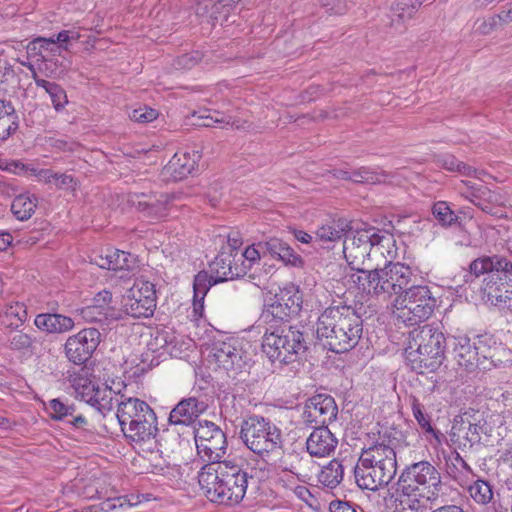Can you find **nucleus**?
Here are the masks:
<instances>
[{
    "label": "nucleus",
    "instance_id": "1",
    "mask_svg": "<svg viewBox=\"0 0 512 512\" xmlns=\"http://www.w3.org/2000/svg\"><path fill=\"white\" fill-rule=\"evenodd\" d=\"M301 305L302 295L298 287L287 284L275 294L273 303L264 314L267 327L262 349L272 362L292 363L308 350V329L288 324V318L298 314Z\"/></svg>",
    "mask_w": 512,
    "mask_h": 512
},
{
    "label": "nucleus",
    "instance_id": "2",
    "mask_svg": "<svg viewBox=\"0 0 512 512\" xmlns=\"http://www.w3.org/2000/svg\"><path fill=\"white\" fill-rule=\"evenodd\" d=\"M249 479L240 460L205 464L198 473V482L206 498L216 504L234 506L245 497Z\"/></svg>",
    "mask_w": 512,
    "mask_h": 512
},
{
    "label": "nucleus",
    "instance_id": "3",
    "mask_svg": "<svg viewBox=\"0 0 512 512\" xmlns=\"http://www.w3.org/2000/svg\"><path fill=\"white\" fill-rule=\"evenodd\" d=\"M363 333V321L346 305L327 307L318 317L316 336L322 346L335 353L353 349Z\"/></svg>",
    "mask_w": 512,
    "mask_h": 512
},
{
    "label": "nucleus",
    "instance_id": "4",
    "mask_svg": "<svg viewBox=\"0 0 512 512\" xmlns=\"http://www.w3.org/2000/svg\"><path fill=\"white\" fill-rule=\"evenodd\" d=\"M398 500L405 509L419 511L439 498L443 488L439 470L429 461L407 465L398 479Z\"/></svg>",
    "mask_w": 512,
    "mask_h": 512
},
{
    "label": "nucleus",
    "instance_id": "5",
    "mask_svg": "<svg viewBox=\"0 0 512 512\" xmlns=\"http://www.w3.org/2000/svg\"><path fill=\"white\" fill-rule=\"evenodd\" d=\"M446 339L438 325H424L409 333L407 365L418 374L435 372L445 358Z\"/></svg>",
    "mask_w": 512,
    "mask_h": 512
},
{
    "label": "nucleus",
    "instance_id": "6",
    "mask_svg": "<svg viewBox=\"0 0 512 512\" xmlns=\"http://www.w3.org/2000/svg\"><path fill=\"white\" fill-rule=\"evenodd\" d=\"M121 398L116 416L124 436L136 443L154 438L158 428L157 417L153 409L138 398H124V396Z\"/></svg>",
    "mask_w": 512,
    "mask_h": 512
},
{
    "label": "nucleus",
    "instance_id": "7",
    "mask_svg": "<svg viewBox=\"0 0 512 512\" xmlns=\"http://www.w3.org/2000/svg\"><path fill=\"white\" fill-rule=\"evenodd\" d=\"M240 438L249 450L263 459L280 450L283 445L281 429L260 415L243 420Z\"/></svg>",
    "mask_w": 512,
    "mask_h": 512
},
{
    "label": "nucleus",
    "instance_id": "8",
    "mask_svg": "<svg viewBox=\"0 0 512 512\" xmlns=\"http://www.w3.org/2000/svg\"><path fill=\"white\" fill-rule=\"evenodd\" d=\"M436 305L437 300L427 285L411 284L404 294L395 298L393 315L406 326H414L429 319Z\"/></svg>",
    "mask_w": 512,
    "mask_h": 512
},
{
    "label": "nucleus",
    "instance_id": "9",
    "mask_svg": "<svg viewBox=\"0 0 512 512\" xmlns=\"http://www.w3.org/2000/svg\"><path fill=\"white\" fill-rule=\"evenodd\" d=\"M194 438L199 457L206 464L223 462L227 451L225 433L213 422L203 420L194 428Z\"/></svg>",
    "mask_w": 512,
    "mask_h": 512
},
{
    "label": "nucleus",
    "instance_id": "10",
    "mask_svg": "<svg viewBox=\"0 0 512 512\" xmlns=\"http://www.w3.org/2000/svg\"><path fill=\"white\" fill-rule=\"evenodd\" d=\"M155 285L149 281L136 280L123 296V311L134 318H148L156 308Z\"/></svg>",
    "mask_w": 512,
    "mask_h": 512
},
{
    "label": "nucleus",
    "instance_id": "11",
    "mask_svg": "<svg viewBox=\"0 0 512 512\" xmlns=\"http://www.w3.org/2000/svg\"><path fill=\"white\" fill-rule=\"evenodd\" d=\"M78 38V33L68 30H63L49 38L37 37L26 46L27 55L47 68L48 62H54L62 51L68 50L69 42L76 41Z\"/></svg>",
    "mask_w": 512,
    "mask_h": 512
},
{
    "label": "nucleus",
    "instance_id": "12",
    "mask_svg": "<svg viewBox=\"0 0 512 512\" xmlns=\"http://www.w3.org/2000/svg\"><path fill=\"white\" fill-rule=\"evenodd\" d=\"M212 352L216 363L227 373L237 375L250 366L251 359L237 338L215 341Z\"/></svg>",
    "mask_w": 512,
    "mask_h": 512
},
{
    "label": "nucleus",
    "instance_id": "13",
    "mask_svg": "<svg viewBox=\"0 0 512 512\" xmlns=\"http://www.w3.org/2000/svg\"><path fill=\"white\" fill-rule=\"evenodd\" d=\"M101 342L98 329L90 327L69 336L64 345L68 360L76 365L86 363L93 355Z\"/></svg>",
    "mask_w": 512,
    "mask_h": 512
},
{
    "label": "nucleus",
    "instance_id": "14",
    "mask_svg": "<svg viewBox=\"0 0 512 512\" xmlns=\"http://www.w3.org/2000/svg\"><path fill=\"white\" fill-rule=\"evenodd\" d=\"M338 414V407L330 395L318 394L311 397L305 404L302 413L303 422L315 427L327 426Z\"/></svg>",
    "mask_w": 512,
    "mask_h": 512
},
{
    "label": "nucleus",
    "instance_id": "15",
    "mask_svg": "<svg viewBox=\"0 0 512 512\" xmlns=\"http://www.w3.org/2000/svg\"><path fill=\"white\" fill-rule=\"evenodd\" d=\"M112 293L103 290L93 298V304L81 309V316L87 322H99L109 325L121 319V311L111 305Z\"/></svg>",
    "mask_w": 512,
    "mask_h": 512
},
{
    "label": "nucleus",
    "instance_id": "16",
    "mask_svg": "<svg viewBox=\"0 0 512 512\" xmlns=\"http://www.w3.org/2000/svg\"><path fill=\"white\" fill-rule=\"evenodd\" d=\"M469 270L476 277L486 273H496L503 283L512 288V259L506 256L494 254L479 257L470 263Z\"/></svg>",
    "mask_w": 512,
    "mask_h": 512
},
{
    "label": "nucleus",
    "instance_id": "17",
    "mask_svg": "<svg viewBox=\"0 0 512 512\" xmlns=\"http://www.w3.org/2000/svg\"><path fill=\"white\" fill-rule=\"evenodd\" d=\"M359 459L363 463L387 472L388 476H395L397 473L396 452L393 447L384 442H376L372 446L363 449Z\"/></svg>",
    "mask_w": 512,
    "mask_h": 512
},
{
    "label": "nucleus",
    "instance_id": "18",
    "mask_svg": "<svg viewBox=\"0 0 512 512\" xmlns=\"http://www.w3.org/2000/svg\"><path fill=\"white\" fill-rule=\"evenodd\" d=\"M366 234L355 232L351 238L346 237L343 243V253L351 269L359 273H366L365 261L369 259L371 250Z\"/></svg>",
    "mask_w": 512,
    "mask_h": 512
},
{
    "label": "nucleus",
    "instance_id": "19",
    "mask_svg": "<svg viewBox=\"0 0 512 512\" xmlns=\"http://www.w3.org/2000/svg\"><path fill=\"white\" fill-rule=\"evenodd\" d=\"M384 279L386 280V298L404 294V291L412 284L413 272L409 266L400 262H389L384 267Z\"/></svg>",
    "mask_w": 512,
    "mask_h": 512
},
{
    "label": "nucleus",
    "instance_id": "20",
    "mask_svg": "<svg viewBox=\"0 0 512 512\" xmlns=\"http://www.w3.org/2000/svg\"><path fill=\"white\" fill-rule=\"evenodd\" d=\"M237 253L222 252L210 264L211 274L215 276L214 283L233 280L247 274V266L237 262Z\"/></svg>",
    "mask_w": 512,
    "mask_h": 512
},
{
    "label": "nucleus",
    "instance_id": "21",
    "mask_svg": "<svg viewBox=\"0 0 512 512\" xmlns=\"http://www.w3.org/2000/svg\"><path fill=\"white\" fill-rule=\"evenodd\" d=\"M46 410L52 420L62 421L74 429H85L88 421L81 413H77L76 406L68 400L60 398L51 399Z\"/></svg>",
    "mask_w": 512,
    "mask_h": 512
},
{
    "label": "nucleus",
    "instance_id": "22",
    "mask_svg": "<svg viewBox=\"0 0 512 512\" xmlns=\"http://www.w3.org/2000/svg\"><path fill=\"white\" fill-rule=\"evenodd\" d=\"M354 476L356 484L362 490L377 491L382 487L387 486L395 476H388L387 472L363 463L361 459L358 460L354 468Z\"/></svg>",
    "mask_w": 512,
    "mask_h": 512
},
{
    "label": "nucleus",
    "instance_id": "23",
    "mask_svg": "<svg viewBox=\"0 0 512 512\" xmlns=\"http://www.w3.org/2000/svg\"><path fill=\"white\" fill-rule=\"evenodd\" d=\"M206 409L205 402L196 397L183 398L171 410L168 421L171 425L190 426Z\"/></svg>",
    "mask_w": 512,
    "mask_h": 512
},
{
    "label": "nucleus",
    "instance_id": "24",
    "mask_svg": "<svg viewBox=\"0 0 512 512\" xmlns=\"http://www.w3.org/2000/svg\"><path fill=\"white\" fill-rule=\"evenodd\" d=\"M337 445L338 439L327 426L315 427L306 441L307 452L312 457L330 456L335 451Z\"/></svg>",
    "mask_w": 512,
    "mask_h": 512
},
{
    "label": "nucleus",
    "instance_id": "25",
    "mask_svg": "<svg viewBox=\"0 0 512 512\" xmlns=\"http://www.w3.org/2000/svg\"><path fill=\"white\" fill-rule=\"evenodd\" d=\"M138 211L145 217L152 220H160L168 215L169 197L166 194H140L136 195V201L133 200Z\"/></svg>",
    "mask_w": 512,
    "mask_h": 512
},
{
    "label": "nucleus",
    "instance_id": "26",
    "mask_svg": "<svg viewBox=\"0 0 512 512\" xmlns=\"http://www.w3.org/2000/svg\"><path fill=\"white\" fill-rule=\"evenodd\" d=\"M201 157L200 150L195 148L185 152H177L169 161L167 170L175 180H182L197 169Z\"/></svg>",
    "mask_w": 512,
    "mask_h": 512
},
{
    "label": "nucleus",
    "instance_id": "27",
    "mask_svg": "<svg viewBox=\"0 0 512 512\" xmlns=\"http://www.w3.org/2000/svg\"><path fill=\"white\" fill-rule=\"evenodd\" d=\"M35 326L46 333L61 334L73 329L72 318L58 313H41L35 317Z\"/></svg>",
    "mask_w": 512,
    "mask_h": 512
},
{
    "label": "nucleus",
    "instance_id": "28",
    "mask_svg": "<svg viewBox=\"0 0 512 512\" xmlns=\"http://www.w3.org/2000/svg\"><path fill=\"white\" fill-rule=\"evenodd\" d=\"M454 353L458 364L467 371H473L479 367V357L475 350L474 342L471 343L467 336L454 337Z\"/></svg>",
    "mask_w": 512,
    "mask_h": 512
},
{
    "label": "nucleus",
    "instance_id": "29",
    "mask_svg": "<svg viewBox=\"0 0 512 512\" xmlns=\"http://www.w3.org/2000/svg\"><path fill=\"white\" fill-rule=\"evenodd\" d=\"M483 433V426L477 423L470 422L467 418L461 417L460 420H455L452 426V437L456 438L460 444L466 446L468 443L473 446L481 441V434Z\"/></svg>",
    "mask_w": 512,
    "mask_h": 512
},
{
    "label": "nucleus",
    "instance_id": "30",
    "mask_svg": "<svg viewBox=\"0 0 512 512\" xmlns=\"http://www.w3.org/2000/svg\"><path fill=\"white\" fill-rule=\"evenodd\" d=\"M352 229L351 223L345 218L333 219L322 225L316 231L315 242L331 243L347 237L346 234Z\"/></svg>",
    "mask_w": 512,
    "mask_h": 512
},
{
    "label": "nucleus",
    "instance_id": "31",
    "mask_svg": "<svg viewBox=\"0 0 512 512\" xmlns=\"http://www.w3.org/2000/svg\"><path fill=\"white\" fill-rule=\"evenodd\" d=\"M29 69L32 71V78L36 86L43 88L49 95L53 108L57 112L63 111L68 104V98L64 88L56 82H51L39 77L33 65H30Z\"/></svg>",
    "mask_w": 512,
    "mask_h": 512
},
{
    "label": "nucleus",
    "instance_id": "32",
    "mask_svg": "<svg viewBox=\"0 0 512 512\" xmlns=\"http://www.w3.org/2000/svg\"><path fill=\"white\" fill-rule=\"evenodd\" d=\"M362 274L364 276L357 277V283L362 286V290L370 295L386 298L384 267L372 270L366 269V273Z\"/></svg>",
    "mask_w": 512,
    "mask_h": 512
},
{
    "label": "nucleus",
    "instance_id": "33",
    "mask_svg": "<svg viewBox=\"0 0 512 512\" xmlns=\"http://www.w3.org/2000/svg\"><path fill=\"white\" fill-rule=\"evenodd\" d=\"M4 337L6 348L12 351L32 353L36 345L35 337L18 328H5Z\"/></svg>",
    "mask_w": 512,
    "mask_h": 512
},
{
    "label": "nucleus",
    "instance_id": "34",
    "mask_svg": "<svg viewBox=\"0 0 512 512\" xmlns=\"http://www.w3.org/2000/svg\"><path fill=\"white\" fill-rule=\"evenodd\" d=\"M96 264L103 269L108 270H131L135 267L136 257L131 253L115 250L106 254L105 257L100 256Z\"/></svg>",
    "mask_w": 512,
    "mask_h": 512
},
{
    "label": "nucleus",
    "instance_id": "35",
    "mask_svg": "<svg viewBox=\"0 0 512 512\" xmlns=\"http://www.w3.org/2000/svg\"><path fill=\"white\" fill-rule=\"evenodd\" d=\"M18 116L11 101L0 100V142L7 140L18 129Z\"/></svg>",
    "mask_w": 512,
    "mask_h": 512
},
{
    "label": "nucleus",
    "instance_id": "36",
    "mask_svg": "<svg viewBox=\"0 0 512 512\" xmlns=\"http://www.w3.org/2000/svg\"><path fill=\"white\" fill-rule=\"evenodd\" d=\"M37 205V196L30 193H23L13 199L11 211L17 220L27 221L35 213Z\"/></svg>",
    "mask_w": 512,
    "mask_h": 512
},
{
    "label": "nucleus",
    "instance_id": "37",
    "mask_svg": "<svg viewBox=\"0 0 512 512\" xmlns=\"http://www.w3.org/2000/svg\"><path fill=\"white\" fill-rule=\"evenodd\" d=\"M392 175L384 170L370 167H359L353 170V182L357 184H385L391 181Z\"/></svg>",
    "mask_w": 512,
    "mask_h": 512
},
{
    "label": "nucleus",
    "instance_id": "38",
    "mask_svg": "<svg viewBox=\"0 0 512 512\" xmlns=\"http://www.w3.org/2000/svg\"><path fill=\"white\" fill-rule=\"evenodd\" d=\"M424 0H395L391 7V24L404 23L411 19Z\"/></svg>",
    "mask_w": 512,
    "mask_h": 512
},
{
    "label": "nucleus",
    "instance_id": "39",
    "mask_svg": "<svg viewBox=\"0 0 512 512\" xmlns=\"http://www.w3.org/2000/svg\"><path fill=\"white\" fill-rule=\"evenodd\" d=\"M505 283L500 285L487 284L485 295L487 301L501 309L512 310V289H508Z\"/></svg>",
    "mask_w": 512,
    "mask_h": 512
},
{
    "label": "nucleus",
    "instance_id": "40",
    "mask_svg": "<svg viewBox=\"0 0 512 512\" xmlns=\"http://www.w3.org/2000/svg\"><path fill=\"white\" fill-rule=\"evenodd\" d=\"M344 467L342 463L337 460H331L325 465L318 474V481L329 489L336 488L343 480Z\"/></svg>",
    "mask_w": 512,
    "mask_h": 512
},
{
    "label": "nucleus",
    "instance_id": "41",
    "mask_svg": "<svg viewBox=\"0 0 512 512\" xmlns=\"http://www.w3.org/2000/svg\"><path fill=\"white\" fill-rule=\"evenodd\" d=\"M1 323L5 328H19L27 320V308L23 303L15 302L5 306Z\"/></svg>",
    "mask_w": 512,
    "mask_h": 512
},
{
    "label": "nucleus",
    "instance_id": "42",
    "mask_svg": "<svg viewBox=\"0 0 512 512\" xmlns=\"http://www.w3.org/2000/svg\"><path fill=\"white\" fill-rule=\"evenodd\" d=\"M431 211L438 224L444 228L461 225L460 217L451 209L446 201L435 202Z\"/></svg>",
    "mask_w": 512,
    "mask_h": 512
},
{
    "label": "nucleus",
    "instance_id": "43",
    "mask_svg": "<svg viewBox=\"0 0 512 512\" xmlns=\"http://www.w3.org/2000/svg\"><path fill=\"white\" fill-rule=\"evenodd\" d=\"M462 184L463 188H461V192H465L466 194H469L485 203L493 205L500 204V195L491 191L487 186L483 184H476L471 181H463Z\"/></svg>",
    "mask_w": 512,
    "mask_h": 512
},
{
    "label": "nucleus",
    "instance_id": "44",
    "mask_svg": "<svg viewBox=\"0 0 512 512\" xmlns=\"http://www.w3.org/2000/svg\"><path fill=\"white\" fill-rule=\"evenodd\" d=\"M475 350L477 351V357H479V366L486 360L494 362L496 356V350L499 348L497 342L493 336L484 334L477 336L474 341Z\"/></svg>",
    "mask_w": 512,
    "mask_h": 512
},
{
    "label": "nucleus",
    "instance_id": "45",
    "mask_svg": "<svg viewBox=\"0 0 512 512\" xmlns=\"http://www.w3.org/2000/svg\"><path fill=\"white\" fill-rule=\"evenodd\" d=\"M437 164L443 169L451 172H459L464 176H474L476 174L475 168L459 161L454 155L451 154H444L439 156L437 159Z\"/></svg>",
    "mask_w": 512,
    "mask_h": 512
},
{
    "label": "nucleus",
    "instance_id": "46",
    "mask_svg": "<svg viewBox=\"0 0 512 512\" xmlns=\"http://www.w3.org/2000/svg\"><path fill=\"white\" fill-rule=\"evenodd\" d=\"M471 498L479 504H487L493 498L492 486L485 480L478 479L468 488Z\"/></svg>",
    "mask_w": 512,
    "mask_h": 512
},
{
    "label": "nucleus",
    "instance_id": "47",
    "mask_svg": "<svg viewBox=\"0 0 512 512\" xmlns=\"http://www.w3.org/2000/svg\"><path fill=\"white\" fill-rule=\"evenodd\" d=\"M411 408L414 418L416 419L419 426L426 432L433 436H436V430L431 425V419L428 414L424 413V406L416 397L410 398Z\"/></svg>",
    "mask_w": 512,
    "mask_h": 512
},
{
    "label": "nucleus",
    "instance_id": "48",
    "mask_svg": "<svg viewBox=\"0 0 512 512\" xmlns=\"http://www.w3.org/2000/svg\"><path fill=\"white\" fill-rule=\"evenodd\" d=\"M357 234H366L368 236V244H370V250L374 247L381 246L383 248L388 247L390 242L393 240L392 235L385 231H380L375 227H369L356 231Z\"/></svg>",
    "mask_w": 512,
    "mask_h": 512
},
{
    "label": "nucleus",
    "instance_id": "49",
    "mask_svg": "<svg viewBox=\"0 0 512 512\" xmlns=\"http://www.w3.org/2000/svg\"><path fill=\"white\" fill-rule=\"evenodd\" d=\"M214 280V275L208 274L205 271L199 272L194 278V295H196V297L205 298L210 287L216 284L213 282Z\"/></svg>",
    "mask_w": 512,
    "mask_h": 512
},
{
    "label": "nucleus",
    "instance_id": "50",
    "mask_svg": "<svg viewBox=\"0 0 512 512\" xmlns=\"http://www.w3.org/2000/svg\"><path fill=\"white\" fill-rule=\"evenodd\" d=\"M107 391L111 393V389L108 390L107 387L101 389L99 386H97L92 395L86 398V402L92 406H95L100 411L110 409L112 398L106 395Z\"/></svg>",
    "mask_w": 512,
    "mask_h": 512
},
{
    "label": "nucleus",
    "instance_id": "51",
    "mask_svg": "<svg viewBox=\"0 0 512 512\" xmlns=\"http://www.w3.org/2000/svg\"><path fill=\"white\" fill-rule=\"evenodd\" d=\"M203 118L209 120V122L204 124L207 127H213L216 124L220 125L221 127L231 126L236 129H240L243 127V125L240 124V122L236 120L234 117L230 115H224L220 112H215V116L208 115L203 116Z\"/></svg>",
    "mask_w": 512,
    "mask_h": 512
},
{
    "label": "nucleus",
    "instance_id": "52",
    "mask_svg": "<svg viewBox=\"0 0 512 512\" xmlns=\"http://www.w3.org/2000/svg\"><path fill=\"white\" fill-rule=\"evenodd\" d=\"M260 247H255V245L247 247L243 252L237 253V262L239 264H245L247 266V271L251 269L252 265L260 260Z\"/></svg>",
    "mask_w": 512,
    "mask_h": 512
},
{
    "label": "nucleus",
    "instance_id": "53",
    "mask_svg": "<svg viewBox=\"0 0 512 512\" xmlns=\"http://www.w3.org/2000/svg\"><path fill=\"white\" fill-rule=\"evenodd\" d=\"M446 463H447V472L453 478L457 477L454 474L453 469H455V470L462 469L469 473L472 472L471 467L467 464V462L461 457V455L458 452L451 453V455L448 456Z\"/></svg>",
    "mask_w": 512,
    "mask_h": 512
},
{
    "label": "nucleus",
    "instance_id": "54",
    "mask_svg": "<svg viewBox=\"0 0 512 512\" xmlns=\"http://www.w3.org/2000/svg\"><path fill=\"white\" fill-rule=\"evenodd\" d=\"M230 0H200L197 5V13H210L214 16L220 12V7L225 8Z\"/></svg>",
    "mask_w": 512,
    "mask_h": 512
},
{
    "label": "nucleus",
    "instance_id": "55",
    "mask_svg": "<svg viewBox=\"0 0 512 512\" xmlns=\"http://www.w3.org/2000/svg\"><path fill=\"white\" fill-rule=\"evenodd\" d=\"M55 186L57 189L69 190L75 192L79 186V181L68 173H57L55 180Z\"/></svg>",
    "mask_w": 512,
    "mask_h": 512
},
{
    "label": "nucleus",
    "instance_id": "56",
    "mask_svg": "<svg viewBox=\"0 0 512 512\" xmlns=\"http://www.w3.org/2000/svg\"><path fill=\"white\" fill-rule=\"evenodd\" d=\"M158 117V112L147 106L134 109L130 114V118L138 123H148Z\"/></svg>",
    "mask_w": 512,
    "mask_h": 512
},
{
    "label": "nucleus",
    "instance_id": "57",
    "mask_svg": "<svg viewBox=\"0 0 512 512\" xmlns=\"http://www.w3.org/2000/svg\"><path fill=\"white\" fill-rule=\"evenodd\" d=\"M287 243L278 238H270L264 243H258V247L267 251L272 257L279 258Z\"/></svg>",
    "mask_w": 512,
    "mask_h": 512
},
{
    "label": "nucleus",
    "instance_id": "58",
    "mask_svg": "<svg viewBox=\"0 0 512 512\" xmlns=\"http://www.w3.org/2000/svg\"><path fill=\"white\" fill-rule=\"evenodd\" d=\"M202 59V54L199 51H192L179 56L176 60V65L181 69H191L197 65Z\"/></svg>",
    "mask_w": 512,
    "mask_h": 512
},
{
    "label": "nucleus",
    "instance_id": "59",
    "mask_svg": "<svg viewBox=\"0 0 512 512\" xmlns=\"http://www.w3.org/2000/svg\"><path fill=\"white\" fill-rule=\"evenodd\" d=\"M286 265H291L293 267H303L304 260L300 255L295 253V251L287 244L278 258Z\"/></svg>",
    "mask_w": 512,
    "mask_h": 512
},
{
    "label": "nucleus",
    "instance_id": "60",
    "mask_svg": "<svg viewBox=\"0 0 512 512\" xmlns=\"http://www.w3.org/2000/svg\"><path fill=\"white\" fill-rule=\"evenodd\" d=\"M461 195L466 198L467 200H469L471 203H473L475 206H477L478 208H480L483 212L487 213V214H490L492 216H496L498 218H503L505 217L504 214L500 213L498 210H496L494 208V205L493 204H489V203H485L481 200H478L474 197H472L471 195L469 194H466L465 192H461Z\"/></svg>",
    "mask_w": 512,
    "mask_h": 512
},
{
    "label": "nucleus",
    "instance_id": "61",
    "mask_svg": "<svg viewBox=\"0 0 512 512\" xmlns=\"http://www.w3.org/2000/svg\"><path fill=\"white\" fill-rule=\"evenodd\" d=\"M75 388L78 394L81 395L82 399L86 401V398L92 395L95 391L96 387L87 379H79L78 382L75 381Z\"/></svg>",
    "mask_w": 512,
    "mask_h": 512
},
{
    "label": "nucleus",
    "instance_id": "62",
    "mask_svg": "<svg viewBox=\"0 0 512 512\" xmlns=\"http://www.w3.org/2000/svg\"><path fill=\"white\" fill-rule=\"evenodd\" d=\"M330 512H357L354 504L348 501L333 500L329 504Z\"/></svg>",
    "mask_w": 512,
    "mask_h": 512
},
{
    "label": "nucleus",
    "instance_id": "63",
    "mask_svg": "<svg viewBox=\"0 0 512 512\" xmlns=\"http://www.w3.org/2000/svg\"><path fill=\"white\" fill-rule=\"evenodd\" d=\"M30 173L44 183H51L57 175V172H54L52 169H36L34 167H31Z\"/></svg>",
    "mask_w": 512,
    "mask_h": 512
},
{
    "label": "nucleus",
    "instance_id": "64",
    "mask_svg": "<svg viewBox=\"0 0 512 512\" xmlns=\"http://www.w3.org/2000/svg\"><path fill=\"white\" fill-rule=\"evenodd\" d=\"M319 2L334 14H343L346 11V4L343 0H319Z\"/></svg>",
    "mask_w": 512,
    "mask_h": 512
}]
</instances>
